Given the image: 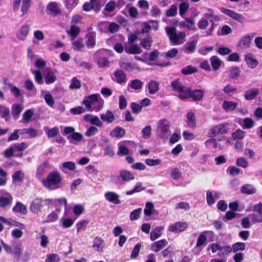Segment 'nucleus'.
Masks as SVG:
<instances>
[{
  "label": "nucleus",
  "mask_w": 262,
  "mask_h": 262,
  "mask_svg": "<svg viewBox=\"0 0 262 262\" xmlns=\"http://www.w3.org/2000/svg\"><path fill=\"white\" fill-rule=\"evenodd\" d=\"M62 177L58 171H52L47 177L42 179L41 183L43 187L49 190H54L60 188L62 186Z\"/></svg>",
  "instance_id": "1"
},
{
  "label": "nucleus",
  "mask_w": 262,
  "mask_h": 262,
  "mask_svg": "<svg viewBox=\"0 0 262 262\" xmlns=\"http://www.w3.org/2000/svg\"><path fill=\"white\" fill-rule=\"evenodd\" d=\"M82 103L90 111H99L103 106V100L99 94H92L84 98Z\"/></svg>",
  "instance_id": "2"
},
{
  "label": "nucleus",
  "mask_w": 262,
  "mask_h": 262,
  "mask_svg": "<svg viewBox=\"0 0 262 262\" xmlns=\"http://www.w3.org/2000/svg\"><path fill=\"white\" fill-rule=\"evenodd\" d=\"M165 31L172 45H180L185 41L186 34L184 32L177 33L174 27H166Z\"/></svg>",
  "instance_id": "3"
},
{
  "label": "nucleus",
  "mask_w": 262,
  "mask_h": 262,
  "mask_svg": "<svg viewBox=\"0 0 262 262\" xmlns=\"http://www.w3.org/2000/svg\"><path fill=\"white\" fill-rule=\"evenodd\" d=\"M27 147L28 145L25 142L14 144L5 150L4 156L6 158H10L13 156L21 157L23 150Z\"/></svg>",
  "instance_id": "4"
},
{
  "label": "nucleus",
  "mask_w": 262,
  "mask_h": 262,
  "mask_svg": "<svg viewBox=\"0 0 262 262\" xmlns=\"http://www.w3.org/2000/svg\"><path fill=\"white\" fill-rule=\"evenodd\" d=\"M170 123L166 119L159 120L157 123V135L164 139H167L170 135Z\"/></svg>",
  "instance_id": "5"
},
{
  "label": "nucleus",
  "mask_w": 262,
  "mask_h": 262,
  "mask_svg": "<svg viewBox=\"0 0 262 262\" xmlns=\"http://www.w3.org/2000/svg\"><path fill=\"white\" fill-rule=\"evenodd\" d=\"M204 96V91L202 90H191L190 88H188L185 91V94H181L180 96L181 99H191L193 101H199L202 99Z\"/></svg>",
  "instance_id": "6"
},
{
  "label": "nucleus",
  "mask_w": 262,
  "mask_h": 262,
  "mask_svg": "<svg viewBox=\"0 0 262 262\" xmlns=\"http://www.w3.org/2000/svg\"><path fill=\"white\" fill-rule=\"evenodd\" d=\"M229 130V128L227 123L219 124L210 129L207 136L210 138L215 137L219 135L226 134Z\"/></svg>",
  "instance_id": "7"
},
{
  "label": "nucleus",
  "mask_w": 262,
  "mask_h": 262,
  "mask_svg": "<svg viewBox=\"0 0 262 262\" xmlns=\"http://www.w3.org/2000/svg\"><path fill=\"white\" fill-rule=\"evenodd\" d=\"M220 9L222 13L239 23L243 24L245 21V18L242 14L225 8H221Z\"/></svg>",
  "instance_id": "8"
},
{
  "label": "nucleus",
  "mask_w": 262,
  "mask_h": 262,
  "mask_svg": "<svg viewBox=\"0 0 262 262\" xmlns=\"http://www.w3.org/2000/svg\"><path fill=\"white\" fill-rule=\"evenodd\" d=\"M46 11L48 14L56 16L61 14L60 5L57 2H50L47 6Z\"/></svg>",
  "instance_id": "9"
},
{
  "label": "nucleus",
  "mask_w": 262,
  "mask_h": 262,
  "mask_svg": "<svg viewBox=\"0 0 262 262\" xmlns=\"http://www.w3.org/2000/svg\"><path fill=\"white\" fill-rule=\"evenodd\" d=\"M188 227V224L186 222H178L170 225L168 228V231L172 233H180L185 230Z\"/></svg>",
  "instance_id": "10"
},
{
  "label": "nucleus",
  "mask_w": 262,
  "mask_h": 262,
  "mask_svg": "<svg viewBox=\"0 0 262 262\" xmlns=\"http://www.w3.org/2000/svg\"><path fill=\"white\" fill-rule=\"evenodd\" d=\"M43 206V200L40 198L34 199L30 204V210L33 213H38Z\"/></svg>",
  "instance_id": "11"
},
{
  "label": "nucleus",
  "mask_w": 262,
  "mask_h": 262,
  "mask_svg": "<svg viewBox=\"0 0 262 262\" xmlns=\"http://www.w3.org/2000/svg\"><path fill=\"white\" fill-rule=\"evenodd\" d=\"M255 34L252 33L250 35L242 37L238 42V47L242 49L250 47L252 40Z\"/></svg>",
  "instance_id": "12"
},
{
  "label": "nucleus",
  "mask_w": 262,
  "mask_h": 262,
  "mask_svg": "<svg viewBox=\"0 0 262 262\" xmlns=\"http://www.w3.org/2000/svg\"><path fill=\"white\" fill-rule=\"evenodd\" d=\"M104 198L108 202L114 204H119L121 203L119 195L114 191H107L104 193Z\"/></svg>",
  "instance_id": "13"
},
{
  "label": "nucleus",
  "mask_w": 262,
  "mask_h": 262,
  "mask_svg": "<svg viewBox=\"0 0 262 262\" xmlns=\"http://www.w3.org/2000/svg\"><path fill=\"white\" fill-rule=\"evenodd\" d=\"M51 169V166L48 161H45L40 165L37 168L36 172V177L38 179H40L42 176Z\"/></svg>",
  "instance_id": "14"
},
{
  "label": "nucleus",
  "mask_w": 262,
  "mask_h": 262,
  "mask_svg": "<svg viewBox=\"0 0 262 262\" xmlns=\"http://www.w3.org/2000/svg\"><path fill=\"white\" fill-rule=\"evenodd\" d=\"M45 82L47 84H50L54 82L56 80L55 73L51 69H46L45 71L44 76Z\"/></svg>",
  "instance_id": "15"
},
{
  "label": "nucleus",
  "mask_w": 262,
  "mask_h": 262,
  "mask_svg": "<svg viewBox=\"0 0 262 262\" xmlns=\"http://www.w3.org/2000/svg\"><path fill=\"white\" fill-rule=\"evenodd\" d=\"M197 42V40L188 41L183 48L182 50L187 54L193 53L196 50Z\"/></svg>",
  "instance_id": "16"
},
{
  "label": "nucleus",
  "mask_w": 262,
  "mask_h": 262,
  "mask_svg": "<svg viewBox=\"0 0 262 262\" xmlns=\"http://www.w3.org/2000/svg\"><path fill=\"white\" fill-rule=\"evenodd\" d=\"M171 86L174 91L179 93L178 94L179 98H180V96L181 94H185V91L188 89V88L183 86L182 84L177 80L173 81L171 84Z\"/></svg>",
  "instance_id": "17"
},
{
  "label": "nucleus",
  "mask_w": 262,
  "mask_h": 262,
  "mask_svg": "<svg viewBox=\"0 0 262 262\" xmlns=\"http://www.w3.org/2000/svg\"><path fill=\"white\" fill-rule=\"evenodd\" d=\"M29 29V25L25 24L22 26L16 34L17 38L21 40H25L28 34Z\"/></svg>",
  "instance_id": "18"
},
{
  "label": "nucleus",
  "mask_w": 262,
  "mask_h": 262,
  "mask_svg": "<svg viewBox=\"0 0 262 262\" xmlns=\"http://www.w3.org/2000/svg\"><path fill=\"white\" fill-rule=\"evenodd\" d=\"M75 168V163L72 161L63 162L59 166V169L64 173H66L67 170L73 171L74 170Z\"/></svg>",
  "instance_id": "19"
},
{
  "label": "nucleus",
  "mask_w": 262,
  "mask_h": 262,
  "mask_svg": "<svg viewBox=\"0 0 262 262\" xmlns=\"http://www.w3.org/2000/svg\"><path fill=\"white\" fill-rule=\"evenodd\" d=\"M125 51L128 54H140L142 52L140 47L136 44H131L130 45L125 46L124 47Z\"/></svg>",
  "instance_id": "20"
},
{
  "label": "nucleus",
  "mask_w": 262,
  "mask_h": 262,
  "mask_svg": "<svg viewBox=\"0 0 262 262\" xmlns=\"http://www.w3.org/2000/svg\"><path fill=\"white\" fill-rule=\"evenodd\" d=\"M237 105L238 103L237 102L232 101L225 100L223 103L222 107L226 112H231L235 110Z\"/></svg>",
  "instance_id": "21"
},
{
  "label": "nucleus",
  "mask_w": 262,
  "mask_h": 262,
  "mask_svg": "<svg viewBox=\"0 0 262 262\" xmlns=\"http://www.w3.org/2000/svg\"><path fill=\"white\" fill-rule=\"evenodd\" d=\"M237 122L242 125L244 128H252L255 124L253 120L250 118H246L244 119H238Z\"/></svg>",
  "instance_id": "22"
},
{
  "label": "nucleus",
  "mask_w": 262,
  "mask_h": 262,
  "mask_svg": "<svg viewBox=\"0 0 262 262\" xmlns=\"http://www.w3.org/2000/svg\"><path fill=\"white\" fill-rule=\"evenodd\" d=\"M259 94V90L257 88H253L246 91L244 93V97L247 100L255 99Z\"/></svg>",
  "instance_id": "23"
},
{
  "label": "nucleus",
  "mask_w": 262,
  "mask_h": 262,
  "mask_svg": "<svg viewBox=\"0 0 262 262\" xmlns=\"http://www.w3.org/2000/svg\"><path fill=\"white\" fill-rule=\"evenodd\" d=\"M114 80L120 84L125 83L126 81V74L121 70H117L114 73Z\"/></svg>",
  "instance_id": "24"
},
{
  "label": "nucleus",
  "mask_w": 262,
  "mask_h": 262,
  "mask_svg": "<svg viewBox=\"0 0 262 262\" xmlns=\"http://www.w3.org/2000/svg\"><path fill=\"white\" fill-rule=\"evenodd\" d=\"M167 244V242L165 239H161L154 243L151 245V250L156 252H159L163 247Z\"/></svg>",
  "instance_id": "25"
},
{
  "label": "nucleus",
  "mask_w": 262,
  "mask_h": 262,
  "mask_svg": "<svg viewBox=\"0 0 262 262\" xmlns=\"http://www.w3.org/2000/svg\"><path fill=\"white\" fill-rule=\"evenodd\" d=\"M96 34L94 32H91L86 35V44L89 48H93L96 43Z\"/></svg>",
  "instance_id": "26"
},
{
  "label": "nucleus",
  "mask_w": 262,
  "mask_h": 262,
  "mask_svg": "<svg viewBox=\"0 0 262 262\" xmlns=\"http://www.w3.org/2000/svg\"><path fill=\"white\" fill-rule=\"evenodd\" d=\"M119 176L122 180L125 182L132 181L135 179V176L133 173L124 169L120 171Z\"/></svg>",
  "instance_id": "27"
},
{
  "label": "nucleus",
  "mask_w": 262,
  "mask_h": 262,
  "mask_svg": "<svg viewBox=\"0 0 262 262\" xmlns=\"http://www.w3.org/2000/svg\"><path fill=\"white\" fill-rule=\"evenodd\" d=\"M245 61L248 67L251 69L256 68L258 63L251 54H248L245 56Z\"/></svg>",
  "instance_id": "28"
},
{
  "label": "nucleus",
  "mask_w": 262,
  "mask_h": 262,
  "mask_svg": "<svg viewBox=\"0 0 262 262\" xmlns=\"http://www.w3.org/2000/svg\"><path fill=\"white\" fill-rule=\"evenodd\" d=\"M100 117L102 120L108 123L113 122L115 120V117L113 112L109 110L104 114H100Z\"/></svg>",
  "instance_id": "29"
},
{
  "label": "nucleus",
  "mask_w": 262,
  "mask_h": 262,
  "mask_svg": "<svg viewBox=\"0 0 262 262\" xmlns=\"http://www.w3.org/2000/svg\"><path fill=\"white\" fill-rule=\"evenodd\" d=\"M23 245L20 242L14 243L12 245V253L16 257L19 258L22 252Z\"/></svg>",
  "instance_id": "30"
},
{
  "label": "nucleus",
  "mask_w": 262,
  "mask_h": 262,
  "mask_svg": "<svg viewBox=\"0 0 262 262\" xmlns=\"http://www.w3.org/2000/svg\"><path fill=\"white\" fill-rule=\"evenodd\" d=\"M20 134L27 135L28 138H34L38 135V131L32 128H23L20 129Z\"/></svg>",
  "instance_id": "31"
},
{
  "label": "nucleus",
  "mask_w": 262,
  "mask_h": 262,
  "mask_svg": "<svg viewBox=\"0 0 262 262\" xmlns=\"http://www.w3.org/2000/svg\"><path fill=\"white\" fill-rule=\"evenodd\" d=\"M241 191L244 194H252L256 192V189L253 185L247 184L241 187Z\"/></svg>",
  "instance_id": "32"
},
{
  "label": "nucleus",
  "mask_w": 262,
  "mask_h": 262,
  "mask_svg": "<svg viewBox=\"0 0 262 262\" xmlns=\"http://www.w3.org/2000/svg\"><path fill=\"white\" fill-rule=\"evenodd\" d=\"M147 86L150 94H154L159 90V83L154 80L149 81Z\"/></svg>",
  "instance_id": "33"
},
{
  "label": "nucleus",
  "mask_w": 262,
  "mask_h": 262,
  "mask_svg": "<svg viewBox=\"0 0 262 262\" xmlns=\"http://www.w3.org/2000/svg\"><path fill=\"white\" fill-rule=\"evenodd\" d=\"M186 123L189 127L194 128L196 127L195 117L194 113L192 112L188 113Z\"/></svg>",
  "instance_id": "34"
},
{
  "label": "nucleus",
  "mask_w": 262,
  "mask_h": 262,
  "mask_svg": "<svg viewBox=\"0 0 262 262\" xmlns=\"http://www.w3.org/2000/svg\"><path fill=\"white\" fill-rule=\"evenodd\" d=\"M0 221H1L2 222H3L4 223L9 225L10 226L18 227L20 229H24L25 228V226L24 224H23L18 222L15 221L14 220H11V221H9L8 220H7L6 219H5L4 217L1 216H0Z\"/></svg>",
  "instance_id": "35"
},
{
  "label": "nucleus",
  "mask_w": 262,
  "mask_h": 262,
  "mask_svg": "<svg viewBox=\"0 0 262 262\" xmlns=\"http://www.w3.org/2000/svg\"><path fill=\"white\" fill-rule=\"evenodd\" d=\"M143 82L139 79L130 81L128 84V88L134 90H139L142 88Z\"/></svg>",
  "instance_id": "36"
},
{
  "label": "nucleus",
  "mask_w": 262,
  "mask_h": 262,
  "mask_svg": "<svg viewBox=\"0 0 262 262\" xmlns=\"http://www.w3.org/2000/svg\"><path fill=\"white\" fill-rule=\"evenodd\" d=\"M13 211L16 213H20L23 214L27 213V209L26 206L19 202H16L15 205L13 208Z\"/></svg>",
  "instance_id": "37"
},
{
  "label": "nucleus",
  "mask_w": 262,
  "mask_h": 262,
  "mask_svg": "<svg viewBox=\"0 0 262 262\" xmlns=\"http://www.w3.org/2000/svg\"><path fill=\"white\" fill-rule=\"evenodd\" d=\"M13 201V197L10 194H6V196H0V206L2 207H6L11 204Z\"/></svg>",
  "instance_id": "38"
},
{
  "label": "nucleus",
  "mask_w": 262,
  "mask_h": 262,
  "mask_svg": "<svg viewBox=\"0 0 262 262\" xmlns=\"http://www.w3.org/2000/svg\"><path fill=\"white\" fill-rule=\"evenodd\" d=\"M207 147L209 148H213L215 150H221L222 147L220 144H219L215 139H210L207 140L205 143Z\"/></svg>",
  "instance_id": "39"
},
{
  "label": "nucleus",
  "mask_w": 262,
  "mask_h": 262,
  "mask_svg": "<svg viewBox=\"0 0 262 262\" xmlns=\"http://www.w3.org/2000/svg\"><path fill=\"white\" fill-rule=\"evenodd\" d=\"M180 26L183 28H186L189 30H194L195 23L190 18H187L185 20L181 22L179 24Z\"/></svg>",
  "instance_id": "40"
},
{
  "label": "nucleus",
  "mask_w": 262,
  "mask_h": 262,
  "mask_svg": "<svg viewBox=\"0 0 262 262\" xmlns=\"http://www.w3.org/2000/svg\"><path fill=\"white\" fill-rule=\"evenodd\" d=\"M13 181L15 184H19L23 182L25 178V173L21 170L15 171L12 176Z\"/></svg>",
  "instance_id": "41"
},
{
  "label": "nucleus",
  "mask_w": 262,
  "mask_h": 262,
  "mask_svg": "<svg viewBox=\"0 0 262 262\" xmlns=\"http://www.w3.org/2000/svg\"><path fill=\"white\" fill-rule=\"evenodd\" d=\"M164 227L162 226L156 227L150 233V239L154 241L162 235Z\"/></svg>",
  "instance_id": "42"
},
{
  "label": "nucleus",
  "mask_w": 262,
  "mask_h": 262,
  "mask_svg": "<svg viewBox=\"0 0 262 262\" xmlns=\"http://www.w3.org/2000/svg\"><path fill=\"white\" fill-rule=\"evenodd\" d=\"M125 132L124 129L120 127H117L113 129L110 135L112 137L120 138L125 135Z\"/></svg>",
  "instance_id": "43"
},
{
  "label": "nucleus",
  "mask_w": 262,
  "mask_h": 262,
  "mask_svg": "<svg viewBox=\"0 0 262 262\" xmlns=\"http://www.w3.org/2000/svg\"><path fill=\"white\" fill-rule=\"evenodd\" d=\"M43 129L46 133L48 138H54L56 137L59 132L58 127H54L52 128H49L48 127H44Z\"/></svg>",
  "instance_id": "44"
},
{
  "label": "nucleus",
  "mask_w": 262,
  "mask_h": 262,
  "mask_svg": "<svg viewBox=\"0 0 262 262\" xmlns=\"http://www.w3.org/2000/svg\"><path fill=\"white\" fill-rule=\"evenodd\" d=\"M208 233V231H204L201 233L197 240L196 247H200L206 245L207 241L206 234Z\"/></svg>",
  "instance_id": "45"
},
{
  "label": "nucleus",
  "mask_w": 262,
  "mask_h": 262,
  "mask_svg": "<svg viewBox=\"0 0 262 262\" xmlns=\"http://www.w3.org/2000/svg\"><path fill=\"white\" fill-rule=\"evenodd\" d=\"M23 107L21 104H14L12 106V114L15 119H17L22 110Z\"/></svg>",
  "instance_id": "46"
},
{
  "label": "nucleus",
  "mask_w": 262,
  "mask_h": 262,
  "mask_svg": "<svg viewBox=\"0 0 262 262\" xmlns=\"http://www.w3.org/2000/svg\"><path fill=\"white\" fill-rule=\"evenodd\" d=\"M232 252V248L229 246L220 247V251H219L217 255L219 256L223 257L228 255Z\"/></svg>",
  "instance_id": "47"
},
{
  "label": "nucleus",
  "mask_w": 262,
  "mask_h": 262,
  "mask_svg": "<svg viewBox=\"0 0 262 262\" xmlns=\"http://www.w3.org/2000/svg\"><path fill=\"white\" fill-rule=\"evenodd\" d=\"M10 111L8 107L0 104V115L4 118L6 121L9 120L10 119Z\"/></svg>",
  "instance_id": "48"
},
{
  "label": "nucleus",
  "mask_w": 262,
  "mask_h": 262,
  "mask_svg": "<svg viewBox=\"0 0 262 262\" xmlns=\"http://www.w3.org/2000/svg\"><path fill=\"white\" fill-rule=\"evenodd\" d=\"M103 240L99 237H96L93 241V247L97 251H101L103 248Z\"/></svg>",
  "instance_id": "49"
},
{
  "label": "nucleus",
  "mask_w": 262,
  "mask_h": 262,
  "mask_svg": "<svg viewBox=\"0 0 262 262\" xmlns=\"http://www.w3.org/2000/svg\"><path fill=\"white\" fill-rule=\"evenodd\" d=\"M152 40L151 37L148 36L143 38L140 42V46L146 50H149L152 45Z\"/></svg>",
  "instance_id": "50"
},
{
  "label": "nucleus",
  "mask_w": 262,
  "mask_h": 262,
  "mask_svg": "<svg viewBox=\"0 0 262 262\" xmlns=\"http://www.w3.org/2000/svg\"><path fill=\"white\" fill-rule=\"evenodd\" d=\"M84 46L83 40L81 38L78 39L72 42V47L74 50L81 51Z\"/></svg>",
  "instance_id": "51"
},
{
  "label": "nucleus",
  "mask_w": 262,
  "mask_h": 262,
  "mask_svg": "<svg viewBox=\"0 0 262 262\" xmlns=\"http://www.w3.org/2000/svg\"><path fill=\"white\" fill-rule=\"evenodd\" d=\"M129 154V149L125 145L124 143H119L118 144V151L117 154L119 156L127 155Z\"/></svg>",
  "instance_id": "52"
},
{
  "label": "nucleus",
  "mask_w": 262,
  "mask_h": 262,
  "mask_svg": "<svg viewBox=\"0 0 262 262\" xmlns=\"http://www.w3.org/2000/svg\"><path fill=\"white\" fill-rule=\"evenodd\" d=\"M79 28L75 25H72L70 29L67 30L68 34L73 37V39L79 34Z\"/></svg>",
  "instance_id": "53"
},
{
  "label": "nucleus",
  "mask_w": 262,
  "mask_h": 262,
  "mask_svg": "<svg viewBox=\"0 0 262 262\" xmlns=\"http://www.w3.org/2000/svg\"><path fill=\"white\" fill-rule=\"evenodd\" d=\"M246 244L243 242H237L232 245V251L236 252L238 251H244L246 249Z\"/></svg>",
  "instance_id": "54"
},
{
  "label": "nucleus",
  "mask_w": 262,
  "mask_h": 262,
  "mask_svg": "<svg viewBox=\"0 0 262 262\" xmlns=\"http://www.w3.org/2000/svg\"><path fill=\"white\" fill-rule=\"evenodd\" d=\"M74 221V219L71 218H62L60 220V223L64 228H68L72 226Z\"/></svg>",
  "instance_id": "55"
},
{
  "label": "nucleus",
  "mask_w": 262,
  "mask_h": 262,
  "mask_svg": "<svg viewBox=\"0 0 262 262\" xmlns=\"http://www.w3.org/2000/svg\"><path fill=\"white\" fill-rule=\"evenodd\" d=\"M211 64L214 70L219 69L221 65V61L217 56H213L210 58Z\"/></svg>",
  "instance_id": "56"
},
{
  "label": "nucleus",
  "mask_w": 262,
  "mask_h": 262,
  "mask_svg": "<svg viewBox=\"0 0 262 262\" xmlns=\"http://www.w3.org/2000/svg\"><path fill=\"white\" fill-rule=\"evenodd\" d=\"M59 212V209H56V210L52 212L48 215L46 222H53L56 221L58 219Z\"/></svg>",
  "instance_id": "57"
},
{
  "label": "nucleus",
  "mask_w": 262,
  "mask_h": 262,
  "mask_svg": "<svg viewBox=\"0 0 262 262\" xmlns=\"http://www.w3.org/2000/svg\"><path fill=\"white\" fill-rule=\"evenodd\" d=\"M144 190V188L143 187L142 184L141 182L137 183L133 189L128 191L126 192V195H131L134 193L140 192L141 191Z\"/></svg>",
  "instance_id": "58"
},
{
  "label": "nucleus",
  "mask_w": 262,
  "mask_h": 262,
  "mask_svg": "<svg viewBox=\"0 0 262 262\" xmlns=\"http://www.w3.org/2000/svg\"><path fill=\"white\" fill-rule=\"evenodd\" d=\"M250 216L252 223L254 224L262 222V212H260V213L254 212L251 214Z\"/></svg>",
  "instance_id": "59"
},
{
  "label": "nucleus",
  "mask_w": 262,
  "mask_h": 262,
  "mask_svg": "<svg viewBox=\"0 0 262 262\" xmlns=\"http://www.w3.org/2000/svg\"><path fill=\"white\" fill-rule=\"evenodd\" d=\"M82 138V135L79 133H74L71 135H70L68 137V139L70 141L71 143H74L72 140L78 142L81 140Z\"/></svg>",
  "instance_id": "60"
},
{
  "label": "nucleus",
  "mask_w": 262,
  "mask_h": 262,
  "mask_svg": "<svg viewBox=\"0 0 262 262\" xmlns=\"http://www.w3.org/2000/svg\"><path fill=\"white\" fill-rule=\"evenodd\" d=\"M109 61L105 57H99L97 59V63L100 68L108 67Z\"/></svg>",
  "instance_id": "61"
},
{
  "label": "nucleus",
  "mask_w": 262,
  "mask_h": 262,
  "mask_svg": "<svg viewBox=\"0 0 262 262\" xmlns=\"http://www.w3.org/2000/svg\"><path fill=\"white\" fill-rule=\"evenodd\" d=\"M34 114V111L30 109L26 111L23 115V122H29Z\"/></svg>",
  "instance_id": "62"
},
{
  "label": "nucleus",
  "mask_w": 262,
  "mask_h": 262,
  "mask_svg": "<svg viewBox=\"0 0 262 262\" xmlns=\"http://www.w3.org/2000/svg\"><path fill=\"white\" fill-rule=\"evenodd\" d=\"M154 204L150 202H147L145 205V208L144 210V212L145 215H150L154 210Z\"/></svg>",
  "instance_id": "63"
},
{
  "label": "nucleus",
  "mask_w": 262,
  "mask_h": 262,
  "mask_svg": "<svg viewBox=\"0 0 262 262\" xmlns=\"http://www.w3.org/2000/svg\"><path fill=\"white\" fill-rule=\"evenodd\" d=\"M245 136V132L241 129H237L232 134V137L234 140L243 139Z\"/></svg>",
  "instance_id": "64"
}]
</instances>
